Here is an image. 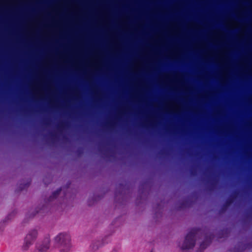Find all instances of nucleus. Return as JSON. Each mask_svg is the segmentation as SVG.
Listing matches in <instances>:
<instances>
[{
  "label": "nucleus",
  "instance_id": "nucleus-1",
  "mask_svg": "<svg viewBox=\"0 0 252 252\" xmlns=\"http://www.w3.org/2000/svg\"><path fill=\"white\" fill-rule=\"evenodd\" d=\"M196 234L194 231L189 232L185 237L184 241L180 244V248L184 250L192 249L195 246Z\"/></svg>",
  "mask_w": 252,
  "mask_h": 252
},
{
  "label": "nucleus",
  "instance_id": "nucleus-2",
  "mask_svg": "<svg viewBox=\"0 0 252 252\" xmlns=\"http://www.w3.org/2000/svg\"><path fill=\"white\" fill-rule=\"evenodd\" d=\"M37 235L38 232L36 229H32L29 232L25 239V241L22 246V250L23 251H26L29 248L37 238Z\"/></svg>",
  "mask_w": 252,
  "mask_h": 252
},
{
  "label": "nucleus",
  "instance_id": "nucleus-3",
  "mask_svg": "<svg viewBox=\"0 0 252 252\" xmlns=\"http://www.w3.org/2000/svg\"><path fill=\"white\" fill-rule=\"evenodd\" d=\"M56 247L70 243V237L67 233H60L54 238Z\"/></svg>",
  "mask_w": 252,
  "mask_h": 252
},
{
  "label": "nucleus",
  "instance_id": "nucleus-4",
  "mask_svg": "<svg viewBox=\"0 0 252 252\" xmlns=\"http://www.w3.org/2000/svg\"><path fill=\"white\" fill-rule=\"evenodd\" d=\"M59 249L60 252H70L71 250V244H64L57 247Z\"/></svg>",
  "mask_w": 252,
  "mask_h": 252
},
{
  "label": "nucleus",
  "instance_id": "nucleus-5",
  "mask_svg": "<svg viewBox=\"0 0 252 252\" xmlns=\"http://www.w3.org/2000/svg\"><path fill=\"white\" fill-rule=\"evenodd\" d=\"M49 248V242L47 241L45 245H41L39 247L37 252H48Z\"/></svg>",
  "mask_w": 252,
  "mask_h": 252
},
{
  "label": "nucleus",
  "instance_id": "nucleus-6",
  "mask_svg": "<svg viewBox=\"0 0 252 252\" xmlns=\"http://www.w3.org/2000/svg\"><path fill=\"white\" fill-rule=\"evenodd\" d=\"M205 250V243L204 241H202L199 246L197 247V249L196 252H204Z\"/></svg>",
  "mask_w": 252,
  "mask_h": 252
},
{
  "label": "nucleus",
  "instance_id": "nucleus-7",
  "mask_svg": "<svg viewBox=\"0 0 252 252\" xmlns=\"http://www.w3.org/2000/svg\"><path fill=\"white\" fill-rule=\"evenodd\" d=\"M90 248L92 251H95L98 249V246L97 245L93 244L91 246Z\"/></svg>",
  "mask_w": 252,
  "mask_h": 252
},
{
  "label": "nucleus",
  "instance_id": "nucleus-8",
  "mask_svg": "<svg viewBox=\"0 0 252 252\" xmlns=\"http://www.w3.org/2000/svg\"><path fill=\"white\" fill-rule=\"evenodd\" d=\"M171 109L172 110H175L176 109V106L175 105H171Z\"/></svg>",
  "mask_w": 252,
  "mask_h": 252
},
{
  "label": "nucleus",
  "instance_id": "nucleus-9",
  "mask_svg": "<svg viewBox=\"0 0 252 252\" xmlns=\"http://www.w3.org/2000/svg\"><path fill=\"white\" fill-rule=\"evenodd\" d=\"M111 252H119L117 250H115L112 251Z\"/></svg>",
  "mask_w": 252,
  "mask_h": 252
},
{
  "label": "nucleus",
  "instance_id": "nucleus-10",
  "mask_svg": "<svg viewBox=\"0 0 252 252\" xmlns=\"http://www.w3.org/2000/svg\"><path fill=\"white\" fill-rule=\"evenodd\" d=\"M151 252H155L154 250L151 251Z\"/></svg>",
  "mask_w": 252,
  "mask_h": 252
}]
</instances>
